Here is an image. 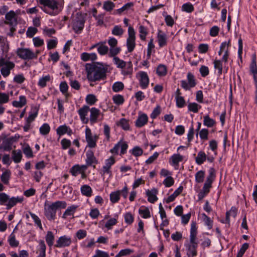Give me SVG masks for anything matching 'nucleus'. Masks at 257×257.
Returning a JSON list of instances; mask_svg holds the SVG:
<instances>
[{
  "instance_id": "nucleus-1",
  "label": "nucleus",
  "mask_w": 257,
  "mask_h": 257,
  "mask_svg": "<svg viewBox=\"0 0 257 257\" xmlns=\"http://www.w3.org/2000/svg\"><path fill=\"white\" fill-rule=\"evenodd\" d=\"M109 66L101 63H87L85 65L87 78L89 81L95 82L106 78Z\"/></svg>"
},
{
  "instance_id": "nucleus-2",
  "label": "nucleus",
  "mask_w": 257,
  "mask_h": 257,
  "mask_svg": "<svg viewBox=\"0 0 257 257\" xmlns=\"http://www.w3.org/2000/svg\"><path fill=\"white\" fill-rule=\"evenodd\" d=\"M4 185L0 182V192L5 190ZM24 200L22 196L10 197L5 192H0V205L5 206L6 209L9 210L17 205L22 203Z\"/></svg>"
},
{
  "instance_id": "nucleus-3",
  "label": "nucleus",
  "mask_w": 257,
  "mask_h": 257,
  "mask_svg": "<svg viewBox=\"0 0 257 257\" xmlns=\"http://www.w3.org/2000/svg\"><path fill=\"white\" fill-rule=\"evenodd\" d=\"M67 206L65 201H57L52 203L46 202L44 204V213L47 219L53 220L56 217V211L58 209L65 208Z\"/></svg>"
},
{
  "instance_id": "nucleus-4",
  "label": "nucleus",
  "mask_w": 257,
  "mask_h": 257,
  "mask_svg": "<svg viewBox=\"0 0 257 257\" xmlns=\"http://www.w3.org/2000/svg\"><path fill=\"white\" fill-rule=\"evenodd\" d=\"M40 3L43 6L42 10L46 13L56 16L61 11V7L58 0H40Z\"/></svg>"
},
{
  "instance_id": "nucleus-5",
  "label": "nucleus",
  "mask_w": 257,
  "mask_h": 257,
  "mask_svg": "<svg viewBox=\"0 0 257 257\" xmlns=\"http://www.w3.org/2000/svg\"><path fill=\"white\" fill-rule=\"evenodd\" d=\"M15 67V64L13 61L4 58H0V71L4 77H8L11 74V70L14 69Z\"/></svg>"
},
{
  "instance_id": "nucleus-6",
  "label": "nucleus",
  "mask_w": 257,
  "mask_h": 257,
  "mask_svg": "<svg viewBox=\"0 0 257 257\" xmlns=\"http://www.w3.org/2000/svg\"><path fill=\"white\" fill-rule=\"evenodd\" d=\"M16 54L20 58L24 60H31L37 58V54L30 48H18Z\"/></svg>"
},
{
  "instance_id": "nucleus-7",
  "label": "nucleus",
  "mask_w": 257,
  "mask_h": 257,
  "mask_svg": "<svg viewBox=\"0 0 257 257\" xmlns=\"http://www.w3.org/2000/svg\"><path fill=\"white\" fill-rule=\"evenodd\" d=\"M72 26L76 33L79 34L81 32L84 26V20L81 14L77 13L73 18Z\"/></svg>"
},
{
  "instance_id": "nucleus-8",
  "label": "nucleus",
  "mask_w": 257,
  "mask_h": 257,
  "mask_svg": "<svg viewBox=\"0 0 257 257\" xmlns=\"http://www.w3.org/2000/svg\"><path fill=\"white\" fill-rule=\"evenodd\" d=\"M128 192V189L125 185L121 190H116L113 191L110 194V201L113 204L116 203L119 201L120 198V195L125 199L127 198Z\"/></svg>"
},
{
  "instance_id": "nucleus-9",
  "label": "nucleus",
  "mask_w": 257,
  "mask_h": 257,
  "mask_svg": "<svg viewBox=\"0 0 257 257\" xmlns=\"http://www.w3.org/2000/svg\"><path fill=\"white\" fill-rule=\"evenodd\" d=\"M127 51L132 52L136 47V33L134 28L130 26L128 28V37L126 39Z\"/></svg>"
},
{
  "instance_id": "nucleus-10",
  "label": "nucleus",
  "mask_w": 257,
  "mask_h": 257,
  "mask_svg": "<svg viewBox=\"0 0 257 257\" xmlns=\"http://www.w3.org/2000/svg\"><path fill=\"white\" fill-rule=\"evenodd\" d=\"M85 139L87 143V147L90 148H94L96 146V142L98 140V136L93 135L90 128L88 126L85 128Z\"/></svg>"
},
{
  "instance_id": "nucleus-11",
  "label": "nucleus",
  "mask_w": 257,
  "mask_h": 257,
  "mask_svg": "<svg viewBox=\"0 0 257 257\" xmlns=\"http://www.w3.org/2000/svg\"><path fill=\"white\" fill-rule=\"evenodd\" d=\"M215 174L214 170L211 168L209 170V174L207 177L206 180L204 184L202 189L201 190L207 195L212 187V183L215 178Z\"/></svg>"
},
{
  "instance_id": "nucleus-12",
  "label": "nucleus",
  "mask_w": 257,
  "mask_h": 257,
  "mask_svg": "<svg viewBox=\"0 0 257 257\" xmlns=\"http://www.w3.org/2000/svg\"><path fill=\"white\" fill-rule=\"evenodd\" d=\"M137 76L141 88L143 89L147 88L149 84V78L147 73L144 71H140L138 73Z\"/></svg>"
},
{
  "instance_id": "nucleus-13",
  "label": "nucleus",
  "mask_w": 257,
  "mask_h": 257,
  "mask_svg": "<svg viewBox=\"0 0 257 257\" xmlns=\"http://www.w3.org/2000/svg\"><path fill=\"white\" fill-rule=\"evenodd\" d=\"M72 243L71 238L67 235L60 237L56 241L55 246L58 248L69 246Z\"/></svg>"
},
{
  "instance_id": "nucleus-14",
  "label": "nucleus",
  "mask_w": 257,
  "mask_h": 257,
  "mask_svg": "<svg viewBox=\"0 0 257 257\" xmlns=\"http://www.w3.org/2000/svg\"><path fill=\"white\" fill-rule=\"evenodd\" d=\"M89 111H90V108L87 105L83 106L78 110L80 119L83 123H87L89 121V118L86 117Z\"/></svg>"
},
{
  "instance_id": "nucleus-15",
  "label": "nucleus",
  "mask_w": 257,
  "mask_h": 257,
  "mask_svg": "<svg viewBox=\"0 0 257 257\" xmlns=\"http://www.w3.org/2000/svg\"><path fill=\"white\" fill-rule=\"evenodd\" d=\"M183 159L184 157L179 154H174L169 158V162L175 169H178L179 163L182 162Z\"/></svg>"
},
{
  "instance_id": "nucleus-16",
  "label": "nucleus",
  "mask_w": 257,
  "mask_h": 257,
  "mask_svg": "<svg viewBox=\"0 0 257 257\" xmlns=\"http://www.w3.org/2000/svg\"><path fill=\"white\" fill-rule=\"evenodd\" d=\"M16 13L13 11H10L5 16V23L13 27L17 24Z\"/></svg>"
},
{
  "instance_id": "nucleus-17",
  "label": "nucleus",
  "mask_w": 257,
  "mask_h": 257,
  "mask_svg": "<svg viewBox=\"0 0 257 257\" xmlns=\"http://www.w3.org/2000/svg\"><path fill=\"white\" fill-rule=\"evenodd\" d=\"M181 85L182 87L186 90L191 89L193 87V75L192 73H188L187 80H182Z\"/></svg>"
},
{
  "instance_id": "nucleus-18",
  "label": "nucleus",
  "mask_w": 257,
  "mask_h": 257,
  "mask_svg": "<svg viewBox=\"0 0 257 257\" xmlns=\"http://www.w3.org/2000/svg\"><path fill=\"white\" fill-rule=\"evenodd\" d=\"M90 115L89 120H90L91 123L93 124L97 122L98 118L101 114L100 111L95 107H92L90 109Z\"/></svg>"
},
{
  "instance_id": "nucleus-19",
  "label": "nucleus",
  "mask_w": 257,
  "mask_h": 257,
  "mask_svg": "<svg viewBox=\"0 0 257 257\" xmlns=\"http://www.w3.org/2000/svg\"><path fill=\"white\" fill-rule=\"evenodd\" d=\"M186 249L187 250V254L189 256H193V223L191 225L190 241L185 244Z\"/></svg>"
},
{
  "instance_id": "nucleus-20",
  "label": "nucleus",
  "mask_w": 257,
  "mask_h": 257,
  "mask_svg": "<svg viewBox=\"0 0 257 257\" xmlns=\"http://www.w3.org/2000/svg\"><path fill=\"white\" fill-rule=\"evenodd\" d=\"M250 72L253 75L254 81H257V66L256 55L255 54L252 56V61L250 65Z\"/></svg>"
},
{
  "instance_id": "nucleus-21",
  "label": "nucleus",
  "mask_w": 257,
  "mask_h": 257,
  "mask_svg": "<svg viewBox=\"0 0 257 257\" xmlns=\"http://www.w3.org/2000/svg\"><path fill=\"white\" fill-rule=\"evenodd\" d=\"M157 40L159 46L160 47H163L167 45V36L166 34L161 30L158 31Z\"/></svg>"
},
{
  "instance_id": "nucleus-22",
  "label": "nucleus",
  "mask_w": 257,
  "mask_h": 257,
  "mask_svg": "<svg viewBox=\"0 0 257 257\" xmlns=\"http://www.w3.org/2000/svg\"><path fill=\"white\" fill-rule=\"evenodd\" d=\"M157 189L154 188L151 190L148 189L146 190V195L148 197V201L152 203L155 202L158 200V198L157 197Z\"/></svg>"
},
{
  "instance_id": "nucleus-23",
  "label": "nucleus",
  "mask_w": 257,
  "mask_h": 257,
  "mask_svg": "<svg viewBox=\"0 0 257 257\" xmlns=\"http://www.w3.org/2000/svg\"><path fill=\"white\" fill-rule=\"evenodd\" d=\"M46 246L44 241L40 240L39 241V245L37 246L36 253L38 254V257H45L46 256Z\"/></svg>"
},
{
  "instance_id": "nucleus-24",
  "label": "nucleus",
  "mask_w": 257,
  "mask_h": 257,
  "mask_svg": "<svg viewBox=\"0 0 257 257\" xmlns=\"http://www.w3.org/2000/svg\"><path fill=\"white\" fill-rule=\"evenodd\" d=\"M193 51V46L192 44H188L186 47V51L183 52L184 59L185 61H188L191 65H193V62L191 61V57L190 56V53Z\"/></svg>"
},
{
  "instance_id": "nucleus-25",
  "label": "nucleus",
  "mask_w": 257,
  "mask_h": 257,
  "mask_svg": "<svg viewBox=\"0 0 257 257\" xmlns=\"http://www.w3.org/2000/svg\"><path fill=\"white\" fill-rule=\"evenodd\" d=\"M80 58L83 61H94L97 59V55L95 53L84 52L81 53Z\"/></svg>"
},
{
  "instance_id": "nucleus-26",
  "label": "nucleus",
  "mask_w": 257,
  "mask_h": 257,
  "mask_svg": "<svg viewBox=\"0 0 257 257\" xmlns=\"http://www.w3.org/2000/svg\"><path fill=\"white\" fill-rule=\"evenodd\" d=\"M148 117L146 114H142L140 115L136 120V125L138 127L144 126L148 122Z\"/></svg>"
},
{
  "instance_id": "nucleus-27",
  "label": "nucleus",
  "mask_w": 257,
  "mask_h": 257,
  "mask_svg": "<svg viewBox=\"0 0 257 257\" xmlns=\"http://www.w3.org/2000/svg\"><path fill=\"white\" fill-rule=\"evenodd\" d=\"M77 208V206L72 205L67 208L63 214L62 218L64 219L67 218L68 217H73V215Z\"/></svg>"
},
{
  "instance_id": "nucleus-28",
  "label": "nucleus",
  "mask_w": 257,
  "mask_h": 257,
  "mask_svg": "<svg viewBox=\"0 0 257 257\" xmlns=\"http://www.w3.org/2000/svg\"><path fill=\"white\" fill-rule=\"evenodd\" d=\"M121 69V73L122 75L124 76L131 75L133 72V64L132 62H127L126 64V66Z\"/></svg>"
},
{
  "instance_id": "nucleus-29",
  "label": "nucleus",
  "mask_w": 257,
  "mask_h": 257,
  "mask_svg": "<svg viewBox=\"0 0 257 257\" xmlns=\"http://www.w3.org/2000/svg\"><path fill=\"white\" fill-rule=\"evenodd\" d=\"M0 150L3 151H10L12 150V142L8 139H4L0 145Z\"/></svg>"
},
{
  "instance_id": "nucleus-30",
  "label": "nucleus",
  "mask_w": 257,
  "mask_h": 257,
  "mask_svg": "<svg viewBox=\"0 0 257 257\" xmlns=\"http://www.w3.org/2000/svg\"><path fill=\"white\" fill-rule=\"evenodd\" d=\"M105 44V41L99 43L97 52L100 55H104L108 52V47Z\"/></svg>"
},
{
  "instance_id": "nucleus-31",
  "label": "nucleus",
  "mask_w": 257,
  "mask_h": 257,
  "mask_svg": "<svg viewBox=\"0 0 257 257\" xmlns=\"http://www.w3.org/2000/svg\"><path fill=\"white\" fill-rule=\"evenodd\" d=\"M81 194L86 197H90L92 195V190L88 185H83L80 188Z\"/></svg>"
},
{
  "instance_id": "nucleus-32",
  "label": "nucleus",
  "mask_w": 257,
  "mask_h": 257,
  "mask_svg": "<svg viewBox=\"0 0 257 257\" xmlns=\"http://www.w3.org/2000/svg\"><path fill=\"white\" fill-rule=\"evenodd\" d=\"M183 187L180 186L175 192L170 196H169L165 200L167 203H170L175 200L177 196H178L182 191Z\"/></svg>"
},
{
  "instance_id": "nucleus-33",
  "label": "nucleus",
  "mask_w": 257,
  "mask_h": 257,
  "mask_svg": "<svg viewBox=\"0 0 257 257\" xmlns=\"http://www.w3.org/2000/svg\"><path fill=\"white\" fill-rule=\"evenodd\" d=\"M27 102L26 98L24 95H21L19 97V100L14 101L13 102V105L14 107L21 108L24 106Z\"/></svg>"
},
{
  "instance_id": "nucleus-34",
  "label": "nucleus",
  "mask_w": 257,
  "mask_h": 257,
  "mask_svg": "<svg viewBox=\"0 0 257 257\" xmlns=\"http://www.w3.org/2000/svg\"><path fill=\"white\" fill-rule=\"evenodd\" d=\"M139 214L144 218L147 219L151 217L149 209L145 206H141L139 210Z\"/></svg>"
},
{
  "instance_id": "nucleus-35",
  "label": "nucleus",
  "mask_w": 257,
  "mask_h": 257,
  "mask_svg": "<svg viewBox=\"0 0 257 257\" xmlns=\"http://www.w3.org/2000/svg\"><path fill=\"white\" fill-rule=\"evenodd\" d=\"M206 158L205 153L203 151H200L195 158V162L198 165H201L206 161Z\"/></svg>"
},
{
  "instance_id": "nucleus-36",
  "label": "nucleus",
  "mask_w": 257,
  "mask_h": 257,
  "mask_svg": "<svg viewBox=\"0 0 257 257\" xmlns=\"http://www.w3.org/2000/svg\"><path fill=\"white\" fill-rule=\"evenodd\" d=\"M22 158V153L20 150H14L12 152V159L15 163H19Z\"/></svg>"
},
{
  "instance_id": "nucleus-37",
  "label": "nucleus",
  "mask_w": 257,
  "mask_h": 257,
  "mask_svg": "<svg viewBox=\"0 0 257 257\" xmlns=\"http://www.w3.org/2000/svg\"><path fill=\"white\" fill-rule=\"evenodd\" d=\"M86 162L89 166L91 165L95 161V157L94 156L93 152L91 150H88L86 154Z\"/></svg>"
},
{
  "instance_id": "nucleus-38",
  "label": "nucleus",
  "mask_w": 257,
  "mask_h": 257,
  "mask_svg": "<svg viewBox=\"0 0 257 257\" xmlns=\"http://www.w3.org/2000/svg\"><path fill=\"white\" fill-rule=\"evenodd\" d=\"M54 238V235L52 231H49L47 232L45 239L47 244L50 247H51L53 245Z\"/></svg>"
},
{
  "instance_id": "nucleus-39",
  "label": "nucleus",
  "mask_w": 257,
  "mask_h": 257,
  "mask_svg": "<svg viewBox=\"0 0 257 257\" xmlns=\"http://www.w3.org/2000/svg\"><path fill=\"white\" fill-rule=\"evenodd\" d=\"M11 176V171L10 170H6L3 173L1 176V179L2 182L8 185L9 183V180Z\"/></svg>"
},
{
  "instance_id": "nucleus-40",
  "label": "nucleus",
  "mask_w": 257,
  "mask_h": 257,
  "mask_svg": "<svg viewBox=\"0 0 257 257\" xmlns=\"http://www.w3.org/2000/svg\"><path fill=\"white\" fill-rule=\"evenodd\" d=\"M237 209L235 207H232L230 209V210L226 213V222L228 223H229L230 219H229V216H232L234 218L235 217V216L237 215Z\"/></svg>"
},
{
  "instance_id": "nucleus-41",
  "label": "nucleus",
  "mask_w": 257,
  "mask_h": 257,
  "mask_svg": "<svg viewBox=\"0 0 257 257\" xmlns=\"http://www.w3.org/2000/svg\"><path fill=\"white\" fill-rule=\"evenodd\" d=\"M167 72V67L165 65H159L156 70V73L159 76H164L166 75Z\"/></svg>"
},
{
  "instance_id": "nucleus-42",
  "label": "nucleus",
  "mask_w": 257,
  "mask_h": 257,
  "mask_svg": "<svg viewBox=\"0 0 257 257\" xmlns=\"http://www.w3.org/2000/svg\"><path fill=\"white\" fill-rule=\"evenodd\" d=\"M117 223V216H116L114 218H111L108 220L105 224V227L108 229L110 230L112 229L113 226L115 225Z\"/></svg>"
},
{
  "instance_id": "nucleus-43",
  "label": "nucleus",
  "mask_w": 257,
  "mask_h": 257,
  "mask_svg": "<svg viewBox=\"0 0 257 257\" xmlns=\"http://www.w3.org/2000/svg\"><path fill=\"white\" fill-rule=\"evenodd\" d=\"M112 99L113 102L117 105H122L124 101L123 96L120 94L113 95Z\"/></svg>"
},
{
  "instance_id": "nucleus-44",
  "label": "nucleus",
  "mask_w": 257,
  "mask_h": 257,
  "mask_svg": "<svg viewBox=\"0 0 257 257\" xmlns=\"http://www.w3.org/2000/svg\"><path fill=\"white\" fill-rule=\"evenodd\" d=\"M113 63L116 65V67L118 68L122 69L125 66H126V64L127 62L124 61L123 60L120 59L117 57H114L113 58Z\"/></svg>"
},
{
  "instance_id": "nucleus-45",
  "label": "nucleus",
  "mask_w": 257,
  "mask_h": 257,
  "mask_svg": "<svg viewBox=\"0 0 257 257\" xmlns=\"http://www.w3.org/2000/svg\"><path fill=\"white\" fill-rule=\"evenodd\" d=\"M202 215L203 217V221L204 222V224L207 226L208 229H212L213 227V220L205 213H203Z\"/></svg>"
},
{
  "instance_id": "nucleus-46",
  "label": "nucleus",
  "mask_w": 257,
  "mask_h": 257,
  "mask_svg": "<svg viewBox=\"0 0 257 257\" xmlns=\"http://www.w3.org/2000/svg\"><path fill=\"white\" fill-rule=\"evenodd\" d=\"M8 241L9 242L10 245L12 247H17L19 244V242L17 240H16L15 235L14 234L13 232L10 235L8 239Z\"/></svg>"
},
{
  "instance_id": "nucleus-47",
  "label": "nucleus",
  "mask_w": 257,
  "mask_h": 257,
  "mask_svg": "<svg viewBox=\"0 0 257 257\" xmlns=\"http://www.w3.org/2000/svg\"><path fill=\"white\" fill-rule=\"evenodd\" d=\"M222 62L221 60H215L213 62L214 68L218 70V73L220 75L222 73Z\"/></svg>"
},
{
  "instance_id": "nucleus-48",
  "label": "nucleus",
  "mask_w": 257,
  "mask_h": 257,
  "mask_svg": "<svg viewBox=\"0 0 257 257\" xmlns=\"http://www.w3.org/2000/svg\"><path fill=\"white\" fill-rule=\"evenodd\" d=\"M0 47L4 54H7L9 50V45L6 38H4L0 44Z\"/></svg>"
},
{
  "instance_id": "nucleus-49",
  "label": "nucleus",
  "mask_w": 257,
  "mask_h": 257,
  "mask_svg": "<svg viewBox=\"0 0 257 257\" xmlns=\"http://www.w3.org/2000/svg\"><path fill=\"white\" fill-rule=\"evenodd\" d=\"M40 133L43 136L48 135L50 131V127L49 124L44 123L39 128Z\"/></svg>"
},
{
  "instance_id": "nucleus-50",
  "label": "nucleus",
  "mask_w": 257,
  "mask_h": 257,
  "mask_svg": "<svg viewBox=\"0 0 257 257\" xmlns=\"http://www.w3.org/2000/svg\"><path fill=\"white\" fill-rule=\"evenodd\" d=\"M130 152L135 157H139L143 154V150L140 147L135 146L130 150Z\"/></svg>"
},
{
  "instance_id": "nucleus-51",
  "label": "nucleus",
  "mask_w": 257,
  "mask_h": 257,
  "mask_svg": "<svg viewBox=\"0 0 257 257\" xmlns=\"http://www.w3.org/2000/svg\"><path fill=\"white\" fill-rule=\"evenodd\" d=\"M50 80V75H46L40 78L39 80L38 84L41 87H44L46 86L47 83Z\"/></svg>"
},
{
  "instance_id": "nucleus-52",
  "label": "nucleus",
  "mask_w": 257,
  "mask_h": 257,
  "mask_svg": "<svg viewBox=\"0 0 257 257\" xmlns=\"http://www.w3.org/2000/svg\"><path fill=\"white\" fill-rule=\"evenodd\" d=\"M117 124L121 126L124 130L127 131L130 130V127L128 120L125 118L120 119Z\"/></svg>"
},
{
  "instance_id": "nucleus-53",
  "label": "nucleus",
  "mask_w": 257,
  "mask_h": 257,
  "mask_svg": "<svg viewBox=\"0 0 257 257\" xmlns=\"http://www.w3.org/2000/svg\"><path fill=\"white\" fill-rule=\"evenodd\" d=\"M115 7V4L111 1H105L103 3V8L107 12L112 11Z\"/></svg>"
},
{
  "instance_id": "nucleus-54",
  "label": "nucleus",
  "mask_w": 257,
  "mask_h": 257,
  "mask_svg": "<svg viewBox=\"0 0 257 257\" xmlns=\"http://www.w3.org/2000/svg\"><path fill=\"white\" fill-rule=\"evenodd\" d=\"M124 31L119 26H115L112 30V34L115 36H121L123 34Z\"/></svg>"
},
{
  "instance_id": "nucleus-55",
  "label": "nucleus",
  "mask_w": 257,
  "mask_h": 257,
  "mask_svg": "<svg viewBox=\"0 0 257 257\" xmlns=\"http://www.w3.org/2000/svg\"><path fill=\"white\" fill-rule=\"evenodd\" d=\"M205 172L203 171H199L195 174V180L197 183H202L204 181Z\"/></svg>"
},
{
  "instance_id": "nucleus-56",
  "label": "nucleus",
  "mask_w": 257,
  "mask_h": 257,
  "mask_svg": "<svg viewBox=\"0 0 257 257\" xmlns=\"http://www.w3.org/2000/svg\"><path fill=\"white\" fill-rule=\"evenodd\" d=\"M123 88V84L121 82L119 81L115 82L112 86L113 91L115 92L122 90Z\"/></svg>"
},
{
  "instance_id": "nucleus-57",
  "label": "nucleus",
  "mask_w": 257,
  "mask_h": 257,
  "mask_svg": "<svg viewBox=\"0 0 257 257\" xmlns=\"http://www.w3.org/2000/svg\"><path fill=\"white\" fill-rule=\"evenodd\" d=\"M10 100V95L8 93L0 92V103L3 104L8 103Z\"/></svg>"
},
{
  "instance_id": "nucleus-58",
  "label": "nucleus",
  "mask_w": 257,
  "mask_h": 257,
  "mask_svg": "<svg viewBox=\"0 0 257 257\" xmlns=\"http://www.w3.org/2000/svg\"><path fill=\"white\" fill-rule=\"evenodd\" d=\"M31 217L34 220L35 224L39 227L41 230H43V227L41 224V221L39 217L35 214L32 212L30 213Z\"/></svg>"
},
{
  "instance_id": "nucleus-59",
  "label": "nucleus",
  "mask_w": 257,
  "mask_h": 257,
  "mask_svg": "<svg viewBox=\"0 0 257 257\" xmlns=\"http://www.w3.org/2000/svg\"><path fill=\"white\" fill-rule=\"evenodd\" d=\"M120 49L116 46L110 47L109 51V53H108V56L110 57L114 58V57H116L115 56L116 55H117L120 52Z\"/></svg>"
},
{
  "instance_id": "nucleus-60",
  "label": "nucleus",
  "mask_w": 257,
  "mask_h": 257,
  "mask_svg": "<svg viewBox=\"0 0 257 257\" xmlns=\"http://www.w3.org/2000/svg\"><path fill=\"white\" fill-rule=\"evenodd\" d=\"M68 130V127L67 126H66V125H60L59 126L57 130H56V132H57V134L61 136H62L64 134H65L67 131Z\"/></svg>"
},
{
  "instance_id": "nucleus-61",
  "label": "nucleus",
  "mask_w": 257,
  "mask_h": 257,
  "mask_svg": "<svg viewBox=\"0 0 257 257\" xmlns=\"http://www.w3.org/2000/svg\"><path fill=\"white\" fill-rule=\"evenodd\" d=\"M215 124V121L208 115L204 117V124L208 127H212Z\"/></svg>"
},
{
  "instance_id": "nucleus-62",
  "label": "nucleus",
  "mask_w": 257,
  "mask_h": 257,
  "mask_svg": "<svg viewBox=\"0 0 257 257\" xmlns=\"http://www.w3.org/2000/svg\"><path fill=\"white\" fill-rule=\"evenodd\" d=\"M70 172L73 176H76L82 172L81 171L80 166L78 165H75L71 168L70 170Z\"/></svg>"
},
{
  "instance_id": "nucleus-63",
  "label": "nucleus",
  "mask_w": 257,
  "mask_h": 257,
  "mask_svg": "<svg viewBox=\"0 0 257 257\" xmlns=\"http://www.w3.org/2000/svg\"><path fill=\"white\" fill-rule=\"evenodd\" d=\"M96 96L93 94H88L86 97V102L90 105H93L97 101Z\"/></svg>"
},
{
  "instance_id": "nucleus-64",
  "label": "nucleus",
  "mask_w": 257,
  "mask_h": 257,
  "mask_svg": "<svg viewBox=\"0 0 257 257\" xmlns=\"http://www.w3.org/2000/svg\"><path fill=\"white\" fill-rule=\"evenodd\" d=\"M163 183L166 187H170L174 184V180L172 176H168L163 181Z\"/></svg>"
}]
</instances>
